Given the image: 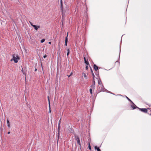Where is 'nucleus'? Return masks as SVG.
Segmentation results:
<instances>
[{"instance_id":"12","label":"nucleus","mask_w":151,"mask_h":151,"mask_svg":"<svg viewBox=\"0 0 151 151\" xmlns=\"http://www.w3.org/2000/svg\"><path fill=\"white\" fill-rule=\"evenodd\" d=\"M60 120H61V119H60V120H59V122H58V130H60V124L61 123Z\"/></svg>"},{"instance_id":"5","label":"nucleus","mask_w":151,"mask_h":151,"mask_svg":"<svg viewBox=\"0 0 151 151\" xmlns=\"http://www.w3.org/2000/svg\"><path fill=\"white\" fill-rule=\"evenodd\" d=\"M95 82L94 81V79H93V83L91 85V88H92V89H94V87H95Z\"/></svg>"},{"instance_id":"11","label":"nucleus","mask_w":151,"mask_h":151,"mask_svg":"<svg viewBox=\"0 0 151 151\" xmlns=\"http://www.w3.org/2000/svg\"><path fill=\"white\" fill-rule=\"evenodd\" d=\"M7 124L8 127L9 128L10 127V122L9 120L8 119H7Z\"/></svg>"},{"instance_id":"14","label":"nucleus","mask_w":151,"mask_h":151,"mask_svg":"<svg viewBox=\"0 0 151 151\" xmlns=\"http://www.w3.org/2000/svg\"><path fill=\"white\" fill-rule=\"evenodd\" d=\"M48 98L49 102V112L50 113L51 112V110H50V100H49V97L48 96Z\"/></svg>"},{"instance_id":"3","label":"nucleus","mask_w":151,"mask_h":151,"mask_svg":"<svg viewBox=\"0 0 151 151\" xmlns=\"http://www.w3.org/2000/svg\"><path fill=\"white\" fill-rule=\"evenodd\" d=\"M141 111L145 113H147V110L150 109V108H138Z\"/></svg>"},{"instance_id":"21","label":"nucleus","mask_w":151,"mask_h":151,"mask_svg":"<svg viewBox=\"0 0 151 151\" xmlns=\"http://www.w3.org/2000/svg\"><path fill=\"white\" fill-rule=\"evenodd\" d=\"M84 78H85L86 79H87V76H86V74L84 73Z\"/></svg>"},{"instance_id":"20","label":"nucleus","mask_w":151,"mask_h":151,"mask_svg":"<svg viewBox=\"0 0 151 151\" xmlns=\"http://www.w3.org/2000/svg\"><path fill=\"white\" fill-rule=\"evenodd\" d=\"M88 148L90 150L91 149V146L90 145L89 142V143H88Z\"/></svg>"},{"instance_id":"1","label":"nucleus","mask_w":151,"mask_h":151,"mask_svg":"<svg viewBox=\"0 0 151 151\" xmlns=\"http://www.w3.org/2000/svg\"><path fill=\"white\" fill-rule=\"evenodd\" d=\"M13 58L11 60V61H14V63H17L18 60L20 59L19 56L17 54H14L12 55Z\"/></svg>"},{"instance_id":"10","label":"nucleus","mask_w":151,"mask_h":151,"mask_svg":"<svg viewBox=\"0 0 151 151\" xmlns=\"http://www.w3.org/2000/svg\"><path fill=\"white\" fill-rule=\"evenodd\" d=\"M93 68H94V70L96 71L97 70H98V67L95 64H94V65Z\"/></svg>"},{"instance_id":"2","label":"nucleus","mask_w":151,"mask_h":151,"mask_svg":"<svg viewBox=\"0 0 151 151\" xmlns=\"http://www.w3.org/2000/svg\"><path fill=\"white\" fill-rule=\"evenodd\" d=\"M98 84L99 85L98 87H99V88H100V87L101 88V89L100 90H102L103 89L104 87L103 86L101 81L100 80H98Z\"/></svg>"},{"instance_id":"32","label":"nucleus","mask_w":151,"mask_h":151,"mask_svg":"<svg viewBox=\"0 0 151 151\" xmlns=\"http://www.w3.org/2000/svg\"><path fill=\"white\" fill-rule=\"evenodd\" d=\"M10 133V132H8V134H9Z\"/></svg>"},{"instance_id":"13","label":"nucleus","mask_w":151,"mask_h":151,"mask_svg":"<svg viewBox=\"0 0 151 151\" xmlns=\"http://www.w3.org/2000/svg\"><path fill=\"white\" fill-rule=\"evenodd\" d=\"M95 149L96 150V149L97 150V151H101L100 149L99 148V147H98L96 146L95 147Z\"/></svg>"},{"instance_id":"27","label":"nucleus","mask_w":151,"mask_h":151,"mask_svg":"<svg viewBox=\"0 0 151 151\" xmlns=\"http://www.w3.org/2000/svg\"><path fill=\"white\" fill-rule=\"evenodd\" d=\"M70 53V52H67V56H68V55H69Z\"/></svg>"},{"instance_id":"33","label":"nucleus","mask_w":151,"mask_h":151,"mask_svg":"<svg viewBox=\"0 0 151 151\" xmlns=\"http://www.w3.org/2000/svg\"><path fill=\"white\" fill-rule=\"evenodd\" d=\"M71 74H72V73L71 74H70V76H68V77H69L71 76Z\"/></svg>"},{"instance_id":"19","label":"nucleus","mask_w":151,"mask_h":151,"mask_svg":"<svg viewBox=\"0 0 151 151\" xmlns=\"http://www.w3.org/2000/svg\"><path fill=\"white\" fill-rule=\"evenodd\" d=\"M92 89H92V88H90V92L91 94H92Z\"/></svg>"},{"instance_id":"25","label":"nucleus","mask_w":151,"mask_h":151,"mask_svg":"<svg viewBox=\"0 0 151 151\" xmlns=\"http://www.w3.org/2000/svg\"><path fill=\"white\" fill-rule=\"evenodd\" d=\"M67 52H70V50L69 49H67Z\"/></svg>"},{"instance_id":"29","label":"nucleus","mask_w":151,"mask_h":151,"mask_svg":"<svg viewBox=\"0 0 151 151\" xmlns=\"http://www.w3.org/2000/svg\"><path fill=\"white\" fill-rule=\"evenodd\" d=\"M78 143L79 144V145H81L80 142H78Z\"/></svg>"},{"instance_id":"22","label":"nucleus","mask_w":151,"mask_h":151,"mask_svg":"<svg viewBox=\"0 0 151 151\" xmlns=\"http://www.w3.org/2000/svg\"><path fill=\"white\" fill-rule=\"evenodd\" d=\"M29 23H30V24L31 25V26H32V27H33V26H34V25H33V24L31 22L29 21Z\"/></svg>"},{"instance_id":"18","label":"nucleus","mask_w":151,"mask_h":151,"mask_svg":"<svg viewBox=\"0 0 151 151\" xmlns=\"http://www.w3.org/2000/svg\"><path fill=\"white\" fill-rule=\"evenodd\" d=\"M45 41V39H43L41 40V42L42 43L44 42Z\"/></svg>"},{"instance_id":"28","label":"nucleus","mask_w":151,"mask_h":151,"mask_svg":"<svg viewBox=\"0 0 151 151\" xmlns=\"http://www.w3.org/2000/svg\"><path fill=\"white\" fill-rule=\"evenodd\" d=\"M67 42H65V45L66 46H67Z\"/></svg>"},{"instance_id":"26","label":"nucleus","mask_w":151,"mask_h":151,"mask_svg":"<svg viewBox=\"0 0 151 151\" xmlns=\"http://www.w3.org/2000/svg\"><path fill=\"white\" fill-rule=\"evenodd\" d=\"M47 57V55H45L43 56L44 58H46Z\"/></svg>"},{"instance_id":"9","label":"nucleus","mask_w":151,"mask_h":151,"mask_svg":"<svg viewBox=\"0 0 151 151\" xmlns=\"http://www.w3.org/2000/svg\"><path fill=\"white\" fill-rule=\"evenodd\" d=\"M84 62H85V63L87 65H89V63L88 61H87L86 60V58H85V57H84Z\"/></svg>"},{"instance_id":"7","label":"nucleus","mask_w":151,"mask_h":151,"mask_svg":"<svg viewBox=\"0 0 151 151\" xmlns=\"http://www.w3.org/2000/svg\"><path fill=\"white\" fill-rule=\"evenodd\" d=\"M33 27L36 30H37L38 28H40V26H36L35 25H34L33 26Z\"/></svg>"},{"instance_id":"15","label":"nucleus","mask_w":151,"mask_h":151,"mask_svg":"<svg viewBox=\"0 0 151 151\" xmlns=\"http://www.w3.org/2000/svg\"><path fill=\"white\" fill-rule=\"evenodd\" d=\"M91 73H92V74L93 76V79H94V77H95V75H94V73H93V72L92 71V70L91 69Z\"/></svg>"},{"instance_id":"24","label":"nucleus","mask_w":151,"mask_h":151,"mask_svg":"<svg viewBox=\"0 0 151 151\" xmlns=\"http://www.w3.org/2000/svg\"><path fill=\"white\" fill-rule=\"evenodd\" d=\"M88 67L87 66H86V70H87L88 69Z\"/></svg>"},{"instance_id":"6","label":"nucleus","mask_w":151,"mask_h":151,"mask_svg":"<svg viewBox=\"0 0 151 151\" xmlns=\"http://www.w3.org/2000/svg\"><path fill=\"white\" fill-rule=\"evenodd\" d=\"M75 141L76 142H80V140L79 137L77 136H75Z\"/></svg>"},{"instance_id":"16","label":"nucleus","mask_w":151,"mask_h":151,"mask_svg":"<svg viewBox=\"0 0 151 151\" xmlns=\"http://www.w3.org/2000/svg\"><path fill=\"white\" fill-rule=\"evenodd\" d=\"M68 35H67L66 37H65V42H68Z\"/></svg>"},{"instance_id":"30","label":"nucleus","mask_w":151,"mask_h":151,"mask_svg":"<svg viewBox=\"0 0 151 151\" xmlns=\"http://www.w3.org/2000/svg\"><path fill=\"white\" fill-rule=\"evenodd\" d=\"M37 70V69L36 68L35 69V71H36Z\"/></svg>"},{"instance_id":"4","label":"nucleus","mask_w":151,"mask_h":151,"mask_svg":"<svg viewBox=\"0 0 151 151\" xmlns=\"http://www.w3.org/2000/svg\"><path fill=\"white\" fill-rule=\"evenodd\" d=\"M60 4H61V10L62 11V18L64 17V11H63V4H62V0H61L60 1Z\"/></svg>"},{"instance_id":"23","label":"nucleus","mask_w":151,"mask_h":151,"mask_svg":"<svg viewBox=\"0 0 151 151\" xmlns=\"http://www.w3.org/2000/svg\"><path fill=\"white\" fill-rule=\"evenodd\" d=\"M21 67L22 68V70H21V71H22V73H23V74H24V71H23V69L22 68V66H21Z\"/></svg>"},{"instance_id":"34","label":"nucleus","mask_w":151,"mask_h":151,"mask_svg":"<svg viewBox=\"0 0 151 151\" xmlns=\"http://www.w3.org/2000/svg\"><path fill=\"white\" fill-rule=\"evenodd\" d=\"M150 115L151 116V113L150 114Z\"/></svg>"},{"instance_id":"17","label":"nucleus","mask_w":151,"mask_h":151,"mask_svg":"<svg viewBox=\"0 0 151 151\" xmlns=\"http://www.w3.org/2000/svg\"><path fill=\"white\" fill-rule=\"evenodd\" d=\"M126 98H127V99L129 101H130L132 103H133V102L129 99V98L128 97H127V96H126Z\"/></svg>"},{"instance_id":"31","label":"nucleus","mask_w":151,"mask_h":151,"mask_svg":"<svg viewBox=\"0 0 151 151\" xmlns=\"http://www.w3.org/2000/svg\"><path fill=\"white\" fill-rule=\"evenodd\" d=\"M48 43H49V44H51V42H48Z\"/></svg>"},{"instance_id":"8","label":"nucleus","mask_w":151,"mask_h":151,"mask_svg":"<svg viewBox=\"0 0 151 151\" xmlns=\"http://www.w3.org/2000/svg\"><path fill=\"white\" fill-rule=\"evenodd\" d=\"M133 104V105H131V107L133 109H134L136 108H138L136 105H135L134 103L133 102L132 103Z\"/></svg>"}]
</instances>
